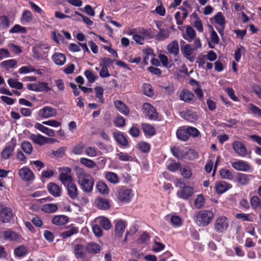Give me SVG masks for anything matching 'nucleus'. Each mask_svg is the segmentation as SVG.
<instances>
[{"mask_svg":"<svg viewBox=\"0 0 261 261\" xmlns=\"http://www.w3.org/2000/svg\"><path fill=\"white\" fill-rule=\"evenodd\" d=\"M68 195L72 199L76 198L78 195L77 188L75 184L72 182H69L67 184Z\"/></svg>","mask_w":261,"mask_h":261,"instance_id":"30","label":"nucleus"},{"mask_svg":"<svg viewBox=\"0 0 261 261\" xmlns=\"http://www.w3.org/2000/svg\"><path fill=\"white\" fill-rule=\"evenodd\" d=\"M37 87V92H48L51 90L48 86V84L44 82L38 83Z\"/></svg>","mask_w":261,"mask_h":261,"instance_id":"58","label":"nucleus"},{"mask_svg":"<svg viewBox=\"0 0 261 261\" xmlns=\"http://www.w3.org/2000/svg\"><path fill=\"white\" fill-rule=\"evenodd\" d=\"M105 177L109 181L113 184H117L120 182V178L118 175L114 172L110 171L107 172Z\"/></svg>","mask_w":261,"mask_h":261,"instance_id":"41","label":"nucleus"},{"mask_svg":"<svg viewBox=\"0 0 261 261\" xmlns=\"http://www.w3.org/2000/svg\"><path fill=\"white\" fill-rule=\"evenodd\" d=\"M68 221L69 218L65 215H56L51 219L52 223L59 226L66 224Z\"/></svg>","mask_w":261,"mask_h":261,"instance_id":"26","label":"nucleus"},{"mask_svg":"<svg viewBox=\"0 0 261 261\" xmlns=\"http://www.w3.org/2000/svg\"><path fill=\"white\" fill-rule=\"evenodd\" d=\"M95 203L98 208L101 210H108L110 207V203L108 199L98 197L95 199Z\"/></svg>","mask_w":261,"mask_h":261,"instance_id":"35","label":"nucleus"},{"mask_svg":"<svg viewBox=\"0 0 261 261\" xmlns=\"http://www.w3.org/2000/svg\"><path fill=\"white\" fill-rule=\"evenodd\" d=\"M78 228L76 227H73L70 229L65 231L61 234V237L63 239H66L78 232Z\"/></svg>","mask_w":261,"mask_h":261,"instance_id":"53","label":"nucleus"},{"mask_svg":"<svg viewBox=\"0 0 261 261\" xmlns=\"http://www.w3.org/2000/svg\"><path fill=\"white\" fill-rule=\"evenodd\" d=\"M47 48L46 45L43 44H36L32 49L34 57L37 60L43 59L45 56V51L43 50Z\"/></svg>","mask_w":261,"mask_h":261,"instance_id":"11","label":"nucleus"},{"mask_svg":"<svg viewBox=\"0 0 261 261\" xmlns=\"http://www.w3.org/2000/svg\"><path fill=\"white\" fill-rule=\"evenodd\" d=\"M232 147L239 156L245 157L248 154L247 149L243 142L234 141L232 144Z\"/></svg>","mask_w":261,"mask_h":261,"instance_id":"7","label":"nucleus"},{"mask_svg":"<svg viewBox=\"0 0 261 261\" xmlns=\"http://www.w3.org/2000/svg\"><path fill=\"white\" fill-rule=\"evenodd\" d=\"M18 173L23 181H30L34 179L33 172L27 167H24L20 169L19 170Z\"/></svg>","mask_w":261,"mask_h":261,"instance_id":"14","label":"nucleus"},{"mask_svg":"<svg viewBox=\"0 0 261 261\" xmlns=\"http://www.w3.org/2000/svg\"><path fill=\"white\" fill-rule=\"evenodd\" d=\"M231 166L237 170L248 172L250 171L251 168L245 161L239 160L231 163Z\"/></svg>","mask_w":261,"mask_h":261,"instance_id":"17","label":"nucleus"},{"mask_svg":"<svg viewBox=\"0 0 261 261\" xmlns=\"http://www.w3.org/2000/svg\"><path fill=\"white\" fill-rule=\"evenodd\" d=\"M171 151L173 155L178 159L186 158L189 153L188 148L181 149L176 146L172 147Z\"/></svg>","mask_w":261,"mask_h":261,"instance_id":"12","label":"nucleus"},{"mask_svg":"<svg viewBox=\"0 0 261 261\" xmlns=\"http://www.w3.org/2000/svg\"><path fill=\"white\" fill-rule=\"evenodd\" d=\"M250 203L252 209L256 210L258 207L261 209V200L258 196H252L250 200Z\"/></svg>","mask_w":261,"mask_h":261,"instance_id":"49","label":"nucleus"},{"mask_svg":"<svg viewBox=\"0 0 261 261\" xmlns=\"http://www.w3.org/2000/svg\"><path fill=\"white\" fill-rule=\"evenodd\" d=\"M0 221L3 223H12L14 222V214L11 207H4L1 210Z\"/></svg>","mask_w":261,"mask_h":261,"instance_id":"5","label":"nucleus"},{"mask_svg":"<svg viewBox=\"0 0 261 261\" xmlns=\"http://www.w3.org/2000/svg\"><path fill=\"white\" fill-rule=\"evenodd\" d=\"M56 114V109L49 106H45L38 111V116L44 119L54 117Z\"/></svg>","mask_w":261,"mask_h":261,"instance_id":"10","label":"nucleus"},{"mask_svg":"<svg viewBox=\"0 0 261 261\" xmlns=\"http://www.w3.org/2000/svg\"><path fill=\"white\" fill-rule=\"evenodd\" d=\"M229 221L227 217L220 216L218 217L214 223V229L218 233H222L227 230Z\"/></svg>","mask_w":261,"mask_h":261,"instance_id":"4","label":"nucleus"},{"mask_svg":"<svg viewBox=\"0 0 261 261\" xmlns=\"http://www.w3.org/2000/svg\"><path fill=\"white\" fill-rule=\"evenodd\" d=\"M142 110L144 114L145 115L149 120H155L158 119V114L155 109L149 103H144L142 105Z\"/></svg>","mask_w":261,"mask_h":261,"instance_id":"6","label":"nucleus"},{"mask_svg":"<svg viewBox=\"0 0 261 261\" xmlns=\"http://www.w3.org/2000/svg\"><path fill=\"white\" fill-rule=\"evenodd\" d=\"M116 195L120 201L127 203L131 200L134 194L132 190L126 189L124 187H120L117 189Z\"/></svg>","mask_w":261,"mask_h":261,"instance_id":"3","label":"nucleus"},{"mask_svg":"<svg viewBox=\"0 0 261 261\" xmlns=\"http://www.w3.org/2000/svg\"><path fill=\"white\" fill-rule=\"evenodd\" d=\"M99 225L106 230L110 229L112 226L110 221L106 218H103L100 219Z\"/></svg>","mask_w":261,"mask_h":261,"instance_id":"60","label":"nucleus"},{"mask_svg":"<svg viewBox=\"0 0 261 261\" xmlns=\"http://www.w3.org/2000/svg\"><path fill=\"white\" fill-rule=\"evenodd\" d=\"M114 61V60H112L109 58H102L100 59L99 66L100 67L108 68L113 64Z\"/></svg>","mask_w":261,"mask_h":261,"instance_id":"55","label":"nucleus"},{"mask_svg":"<svg viewBox=\"0 0 261 261\" xmlns=\"http://www.w3.org/2000/svg\"><path fill=\"white\" fill-rule=\"evenodd\" d=\"M41 210L46 213H52L58 210V206L54 203L44 204L41 206Z\"/></svg>","mask_w":261,"mask_h":261,"instance_id":"43","label":"nucleus"},{"mask_svg":"<svg viewBox=\"0 0 261 261\" xmlns=\"http://www.w3.org/2000/svg\"><path fill=\"white\" fill-rule=\"evenodd\" d=\"M186 33V35H183V38L189 42H191L195 38L196 35L195 30L190 25L187 27Z\"/></svg>","mask_w":261,"mask_h":261,"instance_id":"37","label":"nucleus"},{"mask_svg":"<svg viewBox=\"0 0 261 261\" xmlns=\"http://www.w3.org/2000/svg\"><path fill=\"white\" fill-rule=\"evenodd\" d=\"M3 236L5 240L10 241H16L20 238L17 233L10 229L5 231L3 232Z\"/></svg>","mask_w":261,"mask_h":261,"instance_id":"34","label":"nucleus"},{"mask_svg":"<svg viewBox=\"0 0 261 261\" xmlns=\"http://www.w3.org/2000/svg\"><path fill=\"white\" fill-rule=\"evenodd\" d=\"M214 216L212 211L201 210L196 213L195 220L199 226H206L211 223Z\"/></svg>","mask_w":261,"mask_h":261,"instance_id":"2","label":"nucleus"},{"mask_svg":"<svg viewBox=\"0 0 261 261\" xmlns=\"http://www.w3.org/2000/svg\"><path fill=\"white\" fill-rule=\"evenodd\" d=\"M166 169L171 172H176L179 170L181 163L175 160L169 159L166 163Z\"/></svg>","mask_w":261,"mask_h":261,"instance_id":"22","label":"nucleus"},{"mask_svg":"<svg viewBox=\"0 0 261 261\" xmlns=\"http://www.w3.org/2000/svg\"><path fill=\"white\" fill-rule=\"evenodd\" d=\"M251 176V175L238 173L237 174V180L238 182L241 185H246L249 183L250 180L249 177Z\"/></svg>","mask_w":261,"mask_h":261,"instance_id":"40","label":"nucleus"},{"mask_svg":"<svg viewBox=\"0 0 261 261\" xmlns=\"http://www.w3.org/2000/svg\"><path fill=\"white\" fill-rule=\"evenodd\" d=\"M73 252L76 259H84L86 257L85 248L82 244L75 245L73 247Z\"/></svg>","mask_w":261,"mask_h":261,"instance_id":"23","label":"nucleus"},{"mask_svg":"<svg viewBox=\"0 0 261 261\" xmlns=\"http://www.w3.org/2000/svg\"><path fill=\"white\" fill-rule=\"evenodd\" d=\"M179 96L181 100L189 103H193L196 100L194 94L187 89H183Z\"/></svg>","mask_w":261,"mask_h":261,"instance_id":"16","label":"nucleus"},{"mask_svg":"<svg viewBox=\"0 0 261 261\" xmlns=\"http://www.w3.org/2000/svg\"><path fill=\"white\" fill-rule=\"evenodd\" d=\"M16 140L11 145H7L2 150L1 157L4 160L8 159L14 151L16 146Z\"/></svg>","mask_w":261,"mask_h":261,"instance_id":"24","label":"nucleus"},{"mask_svg":"<svg viewBox=\"0 0 261 261\" xmlns=\"http://www.w3.org/2000/svg\"><path fill=\"white\" fill-rule=\"evenodd\" d=\"M170 32L168 29H160L156 35V40L160 41H163L169 37Z\"/></svg>","mask_w":261,"mask_h":261,"instance_id":"50","label":"nucleus"},{"mask_svg":"<svg viewBox=\"0 0 261 261\" xmlns=\"http://www.w3.org/2000/svg\"><path fill=\"white\" fill-rule=\"evenodd\" d=\"M17 62L15 59H9L3 61L0 63V66L2 68H5L8 70L11 68H14L17 64Z\"/></svg>","mask_w":261,"mask_h":261,"instance_id":"39","label":"nucleus"},{"mask_svg":"<svg viewBox=\"0 0 261 261\" xmlns=\"http://www.w3.org/2000/svg\"><path fill=\"white\" fill-rule=\"evenodd\" d=\"M138 33L142 34L143 36H142L138 34H135L133 36V39L137 44L142 45L144 44V37H149V32L147 30L145 29L144 28H138Z\"/></svg>","mask_w":261,"mask_h":261,"instance_id":"18","label":"nucleus"},{"mask_svg":"<svg viewBox=\"0 0 261 261\" xmlns=\"http://www.w3.org/2000/svg\"><path fill=\"white\" fill-rule=\"evenodd\" d=\"M35 127L48 136L54 137L55 135V132L53 129L47 127L39 123H36Z\"/></svg>","mask_w":261,"mask_h":261,"instance_id":"33","label":"nucleus"},{"mask_svg":"<svg viewBox=\"0 0 261 261\" xmlns=\"http://www.w3.org/2000/svg\"><path fill=\"white\" fill-rule=\"evenodd\" d=\"M177 138L181 141H186L189 138L188 131L186 130V126L180 127L176 131Z\"/></svg>","mask_w":261,"mask_h":261,"instance_id":"31","label":"nucleus"},{"mask_svg":"<svg viewBox=\"0 0 261 261\" xmlns=\"http://www.w3.org/2000/svg\"><path fill=\"white\" fill-rule=\"evenodd\" d=\"M0 28L7 29L10 26V21L8 16L3 15L0 16Z\"/></svg>","mask_w":261,"mask_h":261,"instance_id":"56","label":"nucleus"},{"mask_svg":"<svg viewBox=\"0 0 261 261\" xmlns=\"http://www.w3.org/2000/svg\"><path fill=\"white\" fill-rule=\"evenodd\" d=\"M186 130L188 131L189 137H197L199 136L200 132L195 127L186 126Z\"/></svg>","mask_w":261,"mask_h":261,"instance_id":"62","label":"nucleus"},{"mask_svg":"<svg viewBox=\"0 0 261 261\" xmlns=\"http://www.w3.org/2000/svg\"><path fill=\"white\" fill-rule=\"evenodd\" d=\"M210 20L212 23L213 22V21L214 20L216 23L218 24L221 27V28L220 29L217 28V30L220 35H223L226 21L225 17L222 12H219L217 13V14L215 15L213 18L210 19Z\"/></svg>","mask_w":261,"mask_h":261,"instance_id":"9","label":"nucleus"},{"mask_svg":"<svg viewBox=\"0 0 261 261\" xmlns=\"http://www.w3.org/2000/svg\"><path fill=\"white\" fill-rule=\"evenodd\" d=\"M48 192L54 197H58L61 195L62 188L60 186L54 182H49L47 185Z\"/></svg>","mask_w":261,"mask_h":261,"instance_id":"19","label":"nucleus"},{"mask_svg":"<svg viewBox=\"0 0 261 261\" xmlns=\"http://www.w3.org/2000/svg\"><path fill=\"white\" fill-rule=\"evenodd\" d=\"M167 49L170 54L177 56L179 53V46L177 41L173 40L167 45Z\"/></svg>","mask_w":261,"mask_h":261,"instance_id":"32","label":"nucleus"},{"mask_svg":"<svg viewBox=\"0 0 261 261\" xmlns=\"http://www.w3.org/2000/svg\"><path fill=\"white\" fill-rule=\"evenodd\" d=\"M113 136L115 140L120 146L124 148H126L129 146L128 137H126L123 133L117 130L113 133Z\"/></svg>","mask_w":261,"mask_h":261,"instance_id":"8","label":"nucleus"},{"mask_svg":"<svg viewBox=\"0 0 261 261\" xmlns=\"http://www.w3.org/2000/svg\"><path fill=\"white\" fill-rule=\"evenodd\" d=\"M22 150L27 154H31L33 151V146L31 143L28 141H23L21 144Z\"/></svg>","mask_w":261,"mask_h":261,"instance_id":"51","label":"nucleus"},{"mask_svg":"<svg viewBox=\"0 0 261 261\" xmlns=\"http://www.w3.org/2000/svg\"><path fill=\"white\" fill-rule=\"evenodd\" d=\"M52 59L55 64L62 66L65 64L66 58L64 54L56 53L52 56Z\"/></svg>","mask_w":261,"mask_h":261,"instance_id":"36","label":"nucleus"},{"mask_svg":"<svg viewBox=\"0 0 261 261\" xmlns=\"http://www.w3.org/2000/svg\"><path fill=\"white\" fill-rule=\"evenodd\" d=\"M114 105L116 109L124 115L129 114V109L126 105L121 100H117L114 101Z\"/></svg>","mask_w":261,"mask_h":261,"instance_id":"27","label":"nucleus"},{"mask_svg":"<svg viewBox=\"0 0 261 261\" xmlns=\"http://www.w3.org/2000/svg\"><path fill=\"white\" fill-rule=\"evenodd\" d=\"M10 33H27V29L21 26L19 24H15L14 26L10 30Z\"/></svg>","mask_w":261,"mask_h":261,"instance_id":"57","label":"nucleus"},{"mask_svg":"<svg viewBox=\"0 0 261 261\" xmlns=\"http://www.w3.org/2000/svg\"><path fill=\"white\" fill-rule=\"evenodd\" d=\"M248 107L252 114L257 115L258 117H261V110L258 107L253 103H250Z\"/></svg>","mask_w":261,"mask_h":261,"instance_id":"64","label":"nucleus"},{"mask_svg":"<svg viewBox=\"0 0 261 261\" xmlns=\"http://www.w3.org/2000/svg\"><path fill=\"white\" fill-rule=\"evenodd\" d=\"M181 116L184 119L191 122H194L198 119L197 113L191 110L181 112Z\"/></svg>","mask_w":261,"mask_h":261,"instance_id":"29","label":"nucleus"},{"mask_svg":"<svg viewBox=\"0 0 261 261\" xmlns=\"http://www.w3.org/2000/svg\"><path fill=\"white\" fill-rule=\"evenodd\" d=\"M9 85L13 88L18 90H21L23 88V84L22 83L16 81L15 79H9L8 80Z\"/></svg>","mask_w":261,"mask_h":261,"instance_id":"54","label":"nucleus"},{"mask_svg":"<svg viewBox=\"0 0 261 261\" xmlns=\"http://www.w3.org/2000/svg\"><path fill=\"white\" fill-rule=\"evenodd\" d=\"M87 251L90 254H96L100 250V246L99 244L90 242L86 246Z\"/></svg>","mask_w":261,"mask_h":261,"instance_id":"38","label":"nucleus"},{"mask_svg":"<svg viewBox=\"0 0 261 261\" xmlns=\"http://www.w3.org/2000/svg\"><path fill=\"white\" fill-rule=\"evenodd\" d=\"M126 225V222L122 220L116 221L114 230L117 238H120L122 237Z\"/></svg>","mask_w":261,"mask_h":261,"instance_id":"21","label":"nucleus"},{"mask_svg":"<svg viewBox=\"0 0 261 261\" xmlns=\"http://www.w3.org/2000/svg\"><path fill=\"white\" fill-rule=\"evenodd\" d=\"M28 253V248L23 246H20L14 250V254L15 256L19 257H22Z\"/></svg>","mask_w":261,"mask_h":261,"instance_id":"46","label":"nucleus"},{"mask_svg":"<svg viewBox=\"0 0 261 261\" xmlns=\"http://www.w3.org/2000/svg\"><path fill=\"white\" fill-rule=\"evenodd\" d=\"M80 163L84 166L90 168H94L96 165L94 162L92 160L85 158L80 159Z\"/></svg>","mask_w":261,"mask_h":261,"instance_id":"61","label":"nucleus"},{"mask_svg":"<svg viewBox=\"0 0 261 261\" xmlns=\"http://www.w3.org/2000/svg\"><path fill=\"white\" fill-rule=\"evenodd\" d=\"M220 175L223 179L232 180L233 178V174L228 169L222 168L219 171Z\"/></svg>","mask_w":261,"mask_h":261,"instance_id":"44","label":"nucleus"},{"mask_svg":"<svg viewBox=\"0 0 261 261\" xmlns=\"http://www.w3.org/2000/svg\"><path fill=\"white\" fill-rule=\"evenodd\" d=\"M33 19V14L30 10H24L22 14L21 21L30 22Z\"/></svg>","mask_w":261,"mask_h":261,"instance_id":"52","label":"nucleus"},{"mask_svg":"<svg viewBox=\"0 0 261 261\" xmlns=\"http://www.w3.org/2000/svg\"><path fill=\"white\" fill-rule=\"evenodd\" d=\"M232 187V185L224 181L217 182L215 185L216 191L218 193H223Z\"/></svg>","mask_w":261,"mask_h":261,"instance_id":"25","label":"nucleus"},{"mask_svg":"<svg viewBox=\"0 0 261 261\" xmlns=\"http://www.w3.org/2000/svg\"><path fill=\"white\" fill-rule=\"evenodd\" d=\"M31 139L35 143L40 145H43L44 144L48 143V141L51 139V138L45 137L40 134H32L31 136Z\"/></svg>","mask_w":261,"mask_h":261,"instance_id":"28","label":"nucleus"},{"mask_svg":"<svg viewBox=\"0 0 261 261\" xmlns=\"http://www.w3.org/2000/svg\"><path fill=\"white\" fill-rule=\"evenodd\" d=\"M181 175L187 179L190 178L192 175V172L191 168L185 166L184 167H180L179 170Z\"/></svg>","mask_w":261,"mask_h":261,"instance_id":"48","label":"nucleus"},{"mask_svg":"<svg viewBox=\"0 0 261 261\" xmlns=\"http://www.w3.org/2000/svg\"><path fill=\"white\" fill-rule=\"evenodd\" d=\"M141 127L145 136L146 137H152L156 134L155 127L150 124L142 123Z\"/></svg>","mask_w":261,"mask_h":261,"instance_id":"20","label":"nucleus"},{"mask_svg":"<svg viewBox=\"0 0 261 261\" xmlns=\"http://www.w3.org/2000/svg\"><path fill=\"white\" fill-rule=\"evenodd\" d=\"M194 194V189L192 187L187 186L177 192V196L183 199L187 200Z\"/></svg>","mask_w":261,"mask_h":261,"instance_id":"15","label":"nucleus"},{"mask_svg":"<svg viewBox=\"0 0 261 261\" xmlns=\"http://www.w3.org/2000/svg\"><path fill=\"white\" fill-rule=\"evenodd\" d=\"M137 147L143 153H148L151 149L150 144L145 141H141L137 144Z\"/></svg>","mask_w":261,"mask_h":261,"instance_id":"45","label":"nucleus"},{"mask_svg":"<svg viewBox=\"0 0 261 261\" xmlns=\"http://www.w3.org/2000/svg\"><path fill=\"white\" fill-rule=\"evenodd\" d=\"M142 91L143 93L148 97H151L154 95L152 87L149 83H144L143 84Z\"/></svg>","mask_w":261,"mask_h":261,"instance_id":"42","label":"nucleus"},{"mask_svg":"<svg viewBox=\"0 0 261 261\" xmlns=\"http://www.w3.org/2000/svg\"><path fill=\"white\" fill-rule=\"evenodd\" d=\"M84 74L86 78L87 79L88 82L90 83H94L96 80V76L90 70H86L84 72Z\"/></svg>","mask_w":261,"mask_h":261,"instance_id":"63","label":"nucleus"},{"mask_svg":"<svg viewBox=\"0 0 261 261\" xmlns=\"http://www.w3.org/2000/svg\"><path fill=\"white\" fill-rule=\"evenodd\" d=\"M76 175L77 182L81 189L85 193H91L94 186V178L89 174L86 173L82 169L77 170Z\"/></svg>","mask_w":261,"mask_h":261,"instance_id":"1","label":"nucleus"},{"mask_svg":"<svg viewBox=\"0 0 261 261\" xmlns=\"http://www.w3.org/2000/svg\"><path fill=\"white\" fill-rule=\"evenodd\" d=\"M128 133L133 137L137 138L140 135V130L137 124H133L128 130Z\"/></svg>","mask_w":261,"mask_h":261,"instance_id":"59","label":"nucleus"},{"mask_svg":"<svg viewBox=\"0 0 261 261\" xmlns=\"http://www.w3.org/2000/svg\"><path fill=\"white\" fill-rule=\"evenodd\" d=\"M96 188L97 191L101 194H107L109 193V188L106 184L101 181H98L96 183Z\"/></svg>","mask_w":261,"mask_h":261,"instance_id":"47","label":"nucleus"},{"mask_svg":"<svg viewBox=\"0 0 261 261\" xmlns=\"http://www.w3.org/2000/svg\"><path fill=\"white\" fill-rule=\"evenodd\" d=\"M71 169L69 167L63 169V171L60 174L59 179L64 185H67L69 182H72V178L70 174Z\"/></svg>","mask_w":261,"mask_h":261,"instance_id":"13","label":"nucleus"}]
</instances>
